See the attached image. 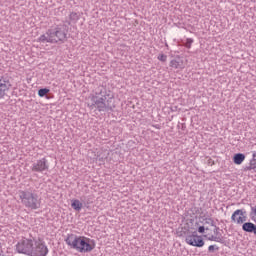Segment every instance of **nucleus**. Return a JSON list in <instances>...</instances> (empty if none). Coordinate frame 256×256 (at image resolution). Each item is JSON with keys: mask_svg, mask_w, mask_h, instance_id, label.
<instances>
[{"mask_svg": "<svg viewBox=\"0 0 256 256\" xmlns=\"http://www.w3.org/2000/svg\"><path fill=\"white\" fill-rule=\"evenodd\" d=\"M15 251L20 255L47 256L49 248L43 238L31 239L21 237L15 245Z\"/></svg>", "mask_w": 256, "mask_h": 256, "instance_id": "nucleus-1", "label": "nucleus"}, {"mask_svg": "<svg viewBox=\"0 0 256 256\" xmlns=\"http://www.w3.org/2000/svg\"><path fill=\"white\" fill-rule=\"evenodd\" d=\"M20 199H21L23 205H25V207H27L28 209L35 210V209H39V207H41V202L37 198V194L21 191Z\"/></svg>", "mask_w": 256, "mask_h": 256, "instance_id": "nucleus-4", "label": "nucleus"}, {"mask_svg": "<svg viewBox=\"0 0 256 256\" xmlns=\"http://www.w3.org/2000/svg\"><path fill=\"white\" fill-rule=\"evenodd\" d=\"M158 60H159V61H162L163 63H165V61H167V55H165V54H160V55L158 56Z\"/></svg>", "mask_w": 256, "mask_h": 256, "instance_id": "nucleus-18", "label": "nucleus"}, {"mask_svg": "<svg viewBox=\"0 0 256 256\" xmlns=\"http://www.w3.org/2000/svg\"><path fill=\"white\" fill-rule=\"evenodd\" d=\"M71 207L74 211H81L83 209V203L79 201V199H72L71 200Z\"/></svg>", "mask_w": 256, "mask_h": 256, "instance_id": "nucleus-13", "label": "nucleus"}, {"mask_svg": "<svg viewBox=\"0 0 256 256\" xmlns=\"http://www.w3.org/2000/svg\"><path fill=\"white\" fill-rule=\"evenodd\" d=\"M11 89V82L0 79V99H5Z\"/></svg>", "mask_w": 256, "mask_h": 256, "instance_id": "nucleus-10", "label": "nucleus"}, {"mask_svg": "<svg viewBox=\"0 0 256 256\" xmlns=\"http://www.w3.org/2000/svg\"><path fill=\"white\" fill-rule=\"evenodd\" d=\"M50 91L51 90L49 88H41L40 90H38V96L47 97V95H49Z\"/></svg>", "mask_w": 256, "mask_h": 256, "instance_id": "nucleus-16", "label": "nucleus"}, {"mask_svg": "<svg viewBox=\"0 0 256 256\" xmlns=\"http://www.w3.org/2000/svg\"><path fill=\"white\" fill-rule=\"evenodd\" d=\"M187 245L191 247H204L205 240H203V236L197 234V232H192L188 234L185 238Z\"/></svg>", "mask_w": 256, "mask_h": 256, "instance_id": "nucleus-5", "label": "nucleus"}, {"mask_svg": "<svg viewBox=\"0 0 256 256\" xmlns=\"http://www.w3.org/2000/svg\"><path fill=\"white\" fill-rule=\"evenodd\" d=\"M231 221L235 225H243L247 221V211L243 209H237L231 216Z\"/></svg>", "mask_w": 256, "mask_h": 256, "instance_id": "nucleus-6", "label": "nucleus"}, {"mask_svg": "<svg viewBox=\"0 0 256 256\" xmlns=\"http://www.w3.org/2000/svg\"><path fill=\"white\" fill-rule=\"evenodd\" d=\"M206 234L203 235V233ZM210 231H213V233H219V228L213 224V220L206 219L202 226L198 227V233L203 235L204 239H207V241H215L216 243H219V238L216 235L211 234Z\"/></svg>", "mask_w": 256, "mask_h": 256, "instance_id": "nucleus-3", "label": "nucleus"}, {"mask_svg": "<svg viewBox=\"0 0 256 256\" xmlns=\"http://www.w3.org/2000/svg\"><path fill=\"white\" fill-rule=\"evenodd\" d=\"M208 251H210V253H213L215 251V245H210L208 247Z\"/></svg>", "mask_w": 256, "mask_h": 256, "instance_id": "nucleus-20", "label": "nucleus"}, {"mask_svg": "<svg viewBox=\"0 0 256 256\" xmlns=\"http://www.w3.org/2000/svg\"><path fill=\"white\" fill-rule=\"evenodd\" d=\"M250 166L252 169H256V158L254 156V159L251 161Z\"/></svg>", "mask_w": 256, "mask_h": 256, "instance_id": "nucleus-19", "label": "nucleus"}, {"mask_svg": "<svg viewBox=\"0 0 256 256\" xmlns=\"http://www.w3.org/2000/svg\"><path fill=\"white\" fill-rule=\"evenodd\" d=\"M169 65L172 69H180L181 71H183L187 63H185V61L183 60V58H181V56H176L175 59H172L170 61Z\"/></svg>", "mask_w": 256, "mask_h": 256, "instance_id": "nucleus-9", "label": "nucleus"}, {"mask_svg": "<svg viewBox=\"0 0 256 256\" xmlns=\"http://www.w3.org/2000/svg\"><path fill=\"white\" fill-rule=\"evenodd\" d=\"M242 229L243 231H246V233H253V231H255V224L251 222H244Z\"/></svg>", "mask_w": 256, "mask_h": 256, "instance_id": "nucleus-14", "label": "nucleus"}, {"mask_svg": "<svg viewBox=\"0 0 256 256\" xmlns=\"http://www.w3.org/2000/svg\"><path fill=\"white\" fill-rule=\"evenodd\" d=\"M243 161H245V154L238 153V154L234 155L233 162L235 165H241V163H243Z\"/></svg>", "mask_w": 256, "mask_h": 256, "instance_id": "nucleus-15", "label": "nucleus"}, {"mask_svg": "<svg viewBox=\"0 0 256 256\" xmlns=\"http://www.w3.org/2000/svg\"><path fill=\"white\" fill-rule=\"evenodd\" d=\"M31 169L35 173H43V171H47V169H49V165L47 164V159L42 158V159L38 160L37 162H35L32 165Z\"/></svg>", "mask_w": 256, "mask_h": 256, "instance_id": "nucleus-8", "label": "nucleus"}, {"mask_svg": "<svg viewBox=\"0 0 256 256\" xmlns=\"http://www.w3.org/2000/svg\"><path fill=\"white\" fill-rule=\"evenodd\" d=\"M92 101L96 105L98 111H104L105 110V107H106L105 98L92 96Z\"/></svg>", "mask_w": 256, "mask_h": 256, "instance_id": "nucleus-11", "label": "nucleus"}, {"mask_svg": "<svg viewBox=\"0 0 256 256\" xmlns=\"http://www.w3.org/2000/svg\"><path fill=\"white\" fill-rule=\"evenodd\" d=\"M56 30V43L59 41H65L67 39V34L61 30V28H55Z\"/></svg>", "mask_w": 256, "mask_h": 256, "instance_id": "nucleus-12", "label": "nucleus"}, {"mask_svg": "<svg viewBox=\"0 0 256 256\" xmlns=\"http://www.w3.org/2000/svg\"><path fill=\"white\" fill-rule=\"evenodd\" d=\"M191 45H193V39L192 38H187L185 47H187V49H191Z\"/></svg>", "mask_w": 256, "mask_h": 256, "instance_id": "nucleus-17", "label": "nucleus"}, {"mask_svg": "<svg viewBox=\"0 0 256 256\" xmlns=\"http://www.w3.org/2000/svg\"><path fill=\"white\" fill-rule=\"evenodd\" d=\"M38 43H57V36L55 29H49L46 34L41 35L37 39Z\"/></svg>", "mask_w": 256, "mask_h": 256, "instance_id": "nucleus-7", "label": "nucleus"}, {"mask_svg": "<svg viewBox=\"0 0 256 256\" xmlns=\"http://www.w3.org/2000/svg\"><path fill=\"white\" fill-rule=\"evenodd\" d=\"M65 241L70 249H74L78 253H91L95 249V241L85 236L69 234Z\"/></svg>", "mask_w": 256, "mask_h": 256, "instance_id": "nucleus-2", "label": "nucleus"}, {"mask_svg": "<svg viewBox=\"0 0 256 256\" xmlns=\"http://www.w3.org/2000/svg\"><path fill=\"white\" fill-rule=\"evenodd\" d=\"M254 235H256V225H254V231H253Z\"/></svg>", "mask_w": 256, "mask_h": 256, "instance_id": "nucleus-21", "label": "nucleus"}]
</instances>
